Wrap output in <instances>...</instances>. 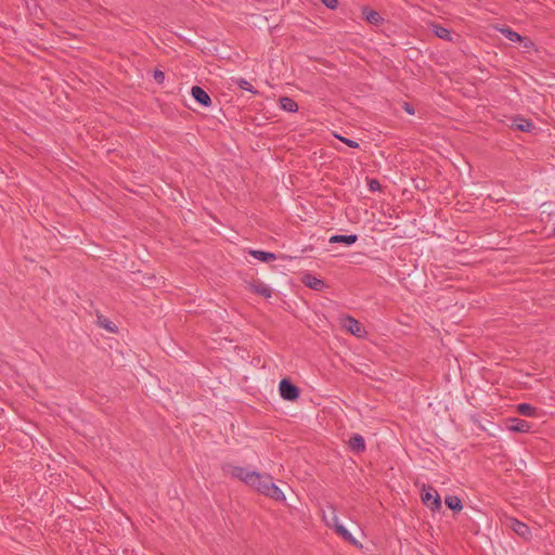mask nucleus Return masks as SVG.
<instances>
[{
  "instance_id": "20e7f679",
  "label": "nucleus",
  "mask_w": 555,
  "mask_h": 555,
  "mask_svg": "<svg viewBox=\"0 0 555 555\" xmlns=\"http://www.w3.org/2000/svg\"><path fill=\"white\" fill-rule=\"evenodd\" d=\"M341 325L346 331L357 337H362L365 334L363 325L350 315H346L341 319Z\"/></svg>"
},
{
  "instance_id": "9b49d317",
  "label": "nucleus",
  "mask_w": 555,
  "mask_h": 555,
  "mask_svg": "<svg viewBox=\"0 0 555 555\" xmlns=\"http://www.w3.org/2000/svg\"><path fill=\"white\" fill-rule=\"evenodd\" d=\"M302 282L306 286L314 291H322L326 285L325 282L312 274H306L302 278Z\"/></svg>"
},
{
  "instance_id": "7ed1b4c3",
  "label": "nucleus",
  "mask_w": 555,
  "mask_h": 555,
  "mask_svg": "<svg viewBox=\"0 0 555 555\" xmlns=\"http://www.w3.org/2000/svg\"><path fill=\"white\" fill-rule=\"evenodd\" d=\"M280 396L287 401H295L299 397V389L288 378H283L279 385Z\"/></svg>"
},
{
  "instance_id": "f257e3e1",
  "label": "nucleus",
  "mask_w": 555,
  "mask_h": 555,
  "mask_svg": "<svg viewBox=\"0 0 555 555\" xmlns=\"http://www.w3.org/2000/svg\"><path fill=\"white\" fill-rule=\"evenodd\" d=\"M222 470L225 475L231 476L232 478L238 479L240 481L244 482L248 487L255 483V480L259 478V473L256 470H249L245 467L232 465V464H224L222 465Z\"/></svg>"
},
{
  "instance_id": "5701e85b",
  "label": "nucleus",
  "mask_w": 555,
  "mask_h": 555,
  "mask_svg": "<svg viewBox=\"0 0 555 555\" xmlns=\"http://www.w3.org/2000/svg\"><path fill=\"white\" fill-rule=\"evenodd\" d=\"M280 104H281V107L286 112L295 113L298 111V104L293 99H291L288 96H282L280 99Z\"/></svg>"
},
{
  "instance_id": "39448f33",
  "label": "nucleus",
  "mask_w": 555,
  "mask_h": 555,
  "mask_svg": "<svg viewBox=\"0 0 555 555\" xmlns=\"http://www.w3.org/2000/svg\"><path fill=\"white\" fill-rule=\"evenodd\" d=\"M192 98L202 106L210 107L212 104L210 95L199 86H193L191 88Z\"/></svg>"
},
{
  "instance_id": "c756f323",
  "label": "nucleus",
  "mask_w": 555,
  "mask_h": 555,
  "mask_svg": "<svg viewBox=\"0 0 555 555\" xmlns=\"http://www.w3.org/2000/svg\"><path fill=\"white\" fill-rule=\"evenodd\" d=\"M109 332H115V330L113 327H111L108 324H105L104 325Z\"/></svg>"
},
{
  "instance_id": "ddd939ff",
  "label": "nucleus",
  "mask_w": 555,
  "mask_h": 555,
  "mask_svg": "<svg viewBox=\"0 0 555 555\" xmlns=\"http://www.w3.org/2000/svg\"><path fill=\"white\" fill-rule=\"evenodd\" d=\"M327 508H328V512L330 514L327 515L325 511L322 512L323 514V520L325 522V525L330 528H333L335 527L336 525L339 524V520H338V516H337V513H336V508L333 504H328L327 505Z\"/></svg>"
},
{
  "instance_id": "f03ea898",
  "label": "nucleus",
  "mask_w": 555,
  "mask_h": 555,
  "mask_svg": "<svg viewBox=\"0 0 555 555\" xmlns=\"http://www.w3.org/2000/svg\"><path fill=\"white\" fill-rule=\"evenodd\" d=\"M421 496L422 502L433 512L439 511L441 508V498L435 488L430 486L426 488L424 486Z\"/></svg>"
},
{
  "instance_id": "f8f14e48",
  "label": "nucleus",
  "mask_w": 555,
  "mask_h": 555,
  "mask_svg": "<svg viewBox=\"0 0 555 555\" xmlns=\"http://www.w3.org/2000/svg\"><path fill=\"white\" fill-rule=\"evenodd\" d=\"M348 444L350 450L353 451L354 453H361L365 450L364 438L359 434L352 435L349 439Z\"/></svg>"
},
{
  "instance_id": "bb28decb",
  "label": "nucleus",
  "mask_w": 555,
  "mask_h": 555,
  "mask_svg": "<svg viewBox=\"0 0 555 555\" xmlns=\"http://www.w3.org/2000/svg\"><path fill=\"white\" fill-rule=\"evenodd\" d=\"M153 77L157 83H163L165 80V74L159 69L154 70Z\"/></svg>"
},
{
  "instance_id": "cd10ccee",
  "label": "nucleus",
  "mask_w": 555,
  "mask_h": 555,
  "mask_svg": "<svg viewBox=\"0 0 555 555\" xmlns=\"http://www.w3.org/2000/svg\"><path fill=\"white\" fill-rule=\"evenodd\" d=\"M322 3L328 9H336L338 7V0H321Z\"/></svg>"
},
{
  "instance_id": "412c9836",
  "label": "nucleus",
  "mask_w": 555,
  "mask_h": 555,
  "mask_svg": "<svg viewBox=\"0 0 555 555\" xmlns=\"http://www.w3.org/2000/svg\"><path fill=\"white\" fill-rule=\"evenodd\" d=\"M249 254L263 262H270L276 260V255L274 253L263 251V250H250Z\"/></svg>"
},
{
  "instance_id": "a878e982",
  "label": "nucleus",
  "mask_w": 555,
  "mask_h": 555,
  "mask_svg": "<svg viewBox=\"0 0 555 555\" xmlns=\"http://www.w3.org/2000/svg\"><path fill=\"white\" fill-rule=\"evenodd\" d=\"M341 142H344L345 144H347L349 147L351 149H358L359 147V143L357 141H353V140H350V139H347V138H343V137H337Z\"/></svg>"
},
{
  "instance_id": "423d86ee",
  "label": "nucleus",
  "mask_w": 555,
  "mask_h": 555,
  "mask_svg": "<svg viewBox=\"0 0 555 555\" xmlns=\"http://www.w3.org/2000/svg\"><path fill=\"white\" fill-rule=\"evenodd\" d=\"M499 30L506 39L512 42H525V48H530L533 46V42L530 39L522 37L520 34L516 33L509 27H503Z\"/></svg>"
},
{
  "instance_id": "c85d7f7f",
  "label": "nucleus",
  "mask_w": 555,
  "mask_h": 555,
  "mask_svg": "<svg viewBox=\"0 0 555 555\" xmlns=\"http://www.w3.org/2000/svg\"><path fill=\"white\" fill-rule=\"evenodd\" d=\"M403 108H404V111H405L408 114H410V115H413V114H414V108H413V106H412L410 103H406V102H405V103L403 104Z\"/></svg>"
},
{
  "instance_id": "b1692460",
  "label": "nucleus",
  "mask_w": 555,
  "mask_h": 555,
  "mask_svg": "<svg viewBox=\"0 0 555 555\" xmlns=\"http://www.w3.org/2000/svg\"><path fill=\"white\" fill-rule=\"evenodd\" d=\"M236 82L242 90H246L251 93H257V91L255 90L253 85L249 81H247L246 79L240 78Z\"/></svg>"
},
{
  "instance_id": "f3484780",
  "label": "nucleus",
  "mask_w": 555,
  "mask_h": 555,
  "mask_svg": "<svg viewBox=\"0 0 555 555\" xmlns=\"http://www.w3.org/2000/svg\"><path fill=\"white\" fill-rule=\"evenodd\" d=\"M516 410L519 414L527 416V417L538 416V409L529 403H519L516 406Z\"/></svg>"
},
{
  "instance_id": "a211bd4d",
  "label": "nucleus",
  "mask_w": 555,
  "mask_h": 555,
  "mask_svg": "<svg viewBox=\"0 0 555 555\" xmlns=\"http://www.w3.org/2000/svg\"><path fill=\"white\" fill-rule=\"evenodd\" d=\"M335 532L340 535L345 541L349 542L352 545H359L358 541L352 537V534L340 524L333 527Z\"/></svg>"
},
{
  "instance_id": "0eeeda50",
  "label": "nucleus",
  "mask_w": 555,
  "mask_h": 555,
  "mask_svg": "<svg viewBox=\"0 0 555 555\" xmlns=\"http://www.w3.org/2000/svg\"><path fill=\"white\" fill-rule=\"evenodd\" d=\"M508 527L515 532L517 533L519 537L528 540L530 537H531V531H530V528L519 521L518 519L516 518H509L508 519Z\"/></svg>"
},
{
  "instance_id": "4be33fe9",
  "label": "nucleus",
  "mask_w": 555,
  "mask_h": 555,
  "mask_svg": "<svg viewBox=\"0 0 555 555\" xmlns=\"http://www.w3.org/2000/svg\"><path fill=\"white\" fill-rule=\"evenodd\" d=\"M444 503H446V505H447L450 509H452V511H454V512H460V511H462V508H463L462 501H461V499H460L459 496H456V495H448V496H446V499H444Z\"/></svg>"
},
{
  "instance_id": "393cba45",
  "label": "nucleus",
  "mask_w": 555,
  "mask_h": 555,
  "mask_svg": "<svg viewBox=\"0 0 555 555\" xmlns=\"http://www.w3.org/2000/svg\"><path fill=\"white\" fill-rule=\"evenodd\" d=\"M367 185H369V190L372 191V192L380 190V183L376 179L369 180Z\"/></svg>"
},
{
  "instance_id": "aec40b11",
  "label": "nucleus",
  "mask_w": 555,
  "mask_h": 555,
  "mask_svg": "<svg viewBox=\"0 0 555 555\" xmlns=\"http://www.w3.org/2000/svg\"><path fill=\"white\" fill-rule=\"evenodd\" d=\"M431 28H433L434 34L438 38L443 39L446 41H452L451 31L448 28H446L439 24H431Z\"/></svg>"
},
{
  "instance_id": "4468645a",
  "label": "nucleus",
  "mask_w": 555,
  "mask_h": 555,
  "mask_svg": "<svg viewBox=\"0 0 555 555\" xmlns=\"http://www.w3.org/2000/svg\"><path fill=\"white\" fill-rule=\"evenodd\" d=\"M362 14L364 18L372 25L378 26L384 22V18L378 12L371 10L367 7L362 8Z\"/></svg>"
},
{
  "instance_id": "1a4fd4ad",
  "label": "nucleus",
  "mask_w": 555,
  "mask_h": 555,
  "mask_svg": "<svg viewBox=\"0 0 555 555\" xmlns=\"http://www.w3.org/2000/svg\"><path fill=\"white\" fill-rule=\"evenodd\" d=\"M271 482H272V477L270 475L259 473V478H257V480H255V483L251 485L250 488L255 489L262 495H266V493H268V489H269V486L271 485Z\"/></svg>"
},
{
  "instance_id": "dca6fc26",
  "label": "nucleus",
  "mask_w": 555,
  "mask_h": 555,
  "mask_svg": "<svg viewBox=\"0 0 555 555\" xmlns=\"http://www.w3.org/2000/svg\"><path fill=\"white\" fill-rule=\"evenodd\" d=\"M250 288L254 293L263 296L264 298H270L272 295V289L262 282H255L250 285Z\"/></svg>"
},
{
  "instance_id": "6ab92c4d",
  "label": "nucleus",
  "mask_w": 555,
  "mask_h": 555,
  "mask_svg": "<svg viewBox=\"0 0 555 555\" xmlns=\"http://www.w3.org/2000/svg\"><path fill=\"white\" fill-rule=\"evenodd\" d=\"M266 496L275 500L278 502L285 501V495L282 492V490L273 482L269 486L268 493H266Z\"/></svg>"
},
{
  "instance_id": "2eb2a0df",
  "label": "nucleus",
  "mask_w": 555,
  "mask_h": 555,
  "mask_svg": "<svg viewBox=\"0 0 555 555\" xmlns=\"http://www.w3.org/2000/svg\"><path fill=\"white\" fill-rule=\"evenodd\" d=\"M357 241H358V235H356V234H349V235L336 234L330 238V243H343L348 246L354 244Z\"/></svg>"
},
{
  "instance_id": "9d476101",
  "label": "nucleus",
  "mask_w": 555,
  "mask_h": 555,
  "mask_svg": "<svg viewBox=\"0 0 555 555\" xmlns=\"http://www.w3.org/2000/svg\"><path fill=\"white\" fill-rule=\"evenodd\" d=\"M512 128L522 132H530L533 129V125L525 117L515 116L512 119Z\"/></svg>"
},
{
  "instance_id": "6e6552de",
  "label": "nucleus",
  "mask_w": 555,
  "mask_h": 555,
  "mask_svg": "<svg viewBox=\"0 0 555 555\" xmlns=\"http://www.w3.org/2000/svg\"><path fill=\"white\" fill-rule=\"evenodd\" d=\"M506 426L509 430L515 433H528L531 428L529 422L517 417L508 418L506 421Z\"/></svg>"
}]
</instances>
